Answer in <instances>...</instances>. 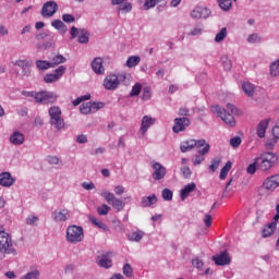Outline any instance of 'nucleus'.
<instances>
[{
    "instance_id": "680f3d73",
    "label": "nucleus",
    "mask_w": 279,
    "mask_h": 279,
    "mask_svg": "<svg viewBox=\"0 0 279 279\" xmlns=\"http://www.w3.org/2000/svg\"><path fill=\"white\" fill-rule=\"evenodd\" d=\"M190 110H189V108H186V107H181L180 109H179V116L180 117H189V114H190Z\"/></svg>"
},
{
    "instance_id": "5701e85b",
    "label": "nucleus",
    "mask_w": 279,
    "mask_h": 279,
    "mask_svg": "<svg viewBox=\"0 0 279 279\" xmlns=\"http://www.w3.org/2000/svg\"><path fill=\"white\" fill-rule=\"evenodd\" d=\"M276 228H278V223L276 222L266 225L262 231L263 239H269V236H272L274 232H276Z\"/></svg>"
},
{
    "instance_id": "f257e3e1",
    "label": "nucleus",
    "mask_w": 279,
    "mask_h": 279,
    "mask_svg": "<svg viewBox=\"0 0 279 279\" xmlns=\"http://www.w3.org/2000/svg\"><path fill=\"white\" fill-rule=\"evenodd\" d=\"M258 163V171L263 173H269L276 165H278V154L272 151L262 153L260 156L256 157Z\"/></svg>"
},
{
    "instance_id": "4468645a",
    "label": "nucleus",
    "mask_w": 279,
    "mask_h": 279,
    "mask_svg": "<svg viewBox=\"0 0 279 279\" xmlns=\"http://www.w3.org/2000/svg\"><path fill=\"white\" fill-rule=\"evenodd\" d=\"M210 151V144H205L202 148L197 149V153L194 158L192 159V162L194 165V167H197L198 165H202L204 162V160H206V154H208Z\"/></svg>"
},
{
    "instance_id": "a878e982",
    "label": "nucleus",
    "mask_w": 279,
    "mask_h": 279,
    "mask_svg": "<svg viewBox=\"0 0 279 279\" xmlns=\"http://www.w3.org/2000/svg\"><path fill=\"white\" fill-rule=\"evenodd\" d=\"M195 189H197V185L193 182L185 185L184 189L181 190L182 202H184V199H186V197H189L191 195V193H193V191H195Z\"/></svg>"
},
{
    "instance_id": "de8ad7c7",
    "label": "nucleus",
    "mask_w": 279,
    "mask_h": 279,
    "mask_svg": "<svg viewBox=\"0 0 279 279\" xmlns=\"http://www.w3.org/2000/svg\"><path fill=\"white\" fill-rule=\"evenodd\" d=\"M88 99H90V94H87V95H84V96H81L76 99H74L72 101L73 106H80V104H82V101H88Z\"/></svg>"
},
{
    "instance_id": "603ef678",
    "label": "nucleus",
    "mask_w": 279,
    "mask_h": 279,
    "mask_svg": "<svg viewBox=\"0 0 279 279\" xmlns=\"http://www.w3.org/2000/svg\"><path fill=\"white\" fill-rule=\"evenodd\" d=\"M97 213L100 216L108 215V213H110V206L104 204L102 206L97 208Z\"/></svg>"
},
{
    "instance_id": "72a5a7b5",
    "label": "nucleus",
    "mask_w": 279,
    "mask_h": 279,
    "mask_svg": "<svg viewBox=\"0 0 279 279\" xmlns=\"http://www.w3.org/2000/svg\"><path fill=\"white\" fill-rule=\"evenodd\" d=\"M141 63V57L138 56H131L126 60V66L129 69H134V66H137V64Z\"/></svg>"
},
{
    "instance_id": "7c9ffc66",
    "label": "nucleus",
    "mask_w": 279,
    "mask_h": 279,
    "mask_svg": "<svg viewBox=\"0 0 279 279\" xmlns=\"http://www.w3.org/2000/svg\"><path fill=\"white\" fill-rule=\"evenodd\" d=\"M51 25L54 27V29H58L59 32H61L62 34H66L68 32V27L65 26V24L63 23L62 20H54L51 22Z\"/></svg>"
},
{
    "instance_id": "0e129e2a",
    "label": "nucleus",
    "mask_w": 279,
    "mask_h": 279,
    "mask_svg": "<svg viewBox=\"0 0 279 279\" xmlns=\"http://www.w3.org/2000/svg\"><path fill=\"white\" fill-rule=\"evenodd\" d=\"M222 65H223L225 71H230V69H232V61H230V59L226 58Z\"/></svg>"
},
{
    "instance_id": "f704fd0d",
    "label": "nucleus",
    "mask_w": 279,
    "mask_h": 279,
    "mask_svg": "<svg viewBox=\"0 0 279 279\" xmlns=\"http://www.w3.org/2000/svg\"><path fill=\"white\" fill-rule=\"evenodd\" d=\"M230 169H232V161H227L223 168L220 171V180H226L228 178V173H230Z\"/></svg>"
},
{
    "instance_id": "a211bd4d",
    "label": "nucleus",
    "mask_w": 279,
    "mask_h": 279,
    "mask_svg": "<svg viewBox=\"0 0 279 279\" xmlns=\"http://www.w3.org/2000/svg\"><path fill=\"white\" fill-rule=\"evenodd\" d=\"M92 69L96 75H104L106 68H104V59L97 57L92 61Z\"/></svg>"
},
{
    "instance_id": "0eeeda50",
    "label": "nucleus",
    "mask_w": 279,
    "mask_h": 279,
    "mask_svg": "<svg viewBox=\"0 0 279 279\" xmlns=\"http://www.w3.org/2000/svg\"><path fill=\"white\" fill-rule=\"evenodd\" d=\"M100 195H101V197H104V199L107 203L112 205V208H114L119 213H120V210H123V208H125V203H123V201H121L120 198L114 196V194H112V192L102 191Z\"/></svg>"
},
{
    "instance_id": "2f4dec72",
    "label": "nucleus",
    "mask_w": 279,
    "mask_h": 279,
    "mask_svg": "<svg viewBox=\"0 0 279 279\" xmlns=\"http://www.w3.org/2000/svg\"><path fill=\"white\" fill-rule=\"evenodd\" d=\"M64 62H66V58H64L62 54H57L51 59L50 64L52 69H56V66L59 64H64Z\"/></svg>"
},
{
    "instance_id": "2eb2a0df",
    "label": "nucleus",
    "mask_w": 279,
    "mask_h": 279,
    "mask_svg": "<svg viewBox=\"0 0 279 279\" xmlns=\"http://www.w3.org/2000/svg\"><path fill=\"white\" fill-rule=\"evenodd\" d=\"M151 167L154 169L153 180H163L165 175H167V168L160 162H153Z\"/></svg>"
},
{
    "instance_id": "c85d7f7f",
    "label": "nucleus",
    "mask_w": 279,
    "mask_h": 279,
    "mask_svg": "<svg viewBox=\"0 0 279 279\" xmlns=\"http://www.w3.org/2000/svg\"><path fill=\"white\" fill-rule=\"evenodd\" d=\"M242 90H243V93H245V95L247 97H254V93H255L254 84H252L250 82H244L242 84Z\"/></svg>"
},
{
    "instance_id": "58836bf2",
    "label": "nucleus",
    "mask_w": 279,
    "mask_h": 279,
    "mask_svg": "<svg viewBox=\"0 0 279 279\" xmlns=\"http://www.w3.org/2000/svg\"><path fill=\"white\" fill-rule=\"evenodd\" d=\"M118 12H122V14H129L132 12V4L131 2H124L118 7Z\"/></svg>"
},
{
    "instance_id": "a19ab883",
    "label": "nucleus",
    "mask_w": 279,
    "mask_h": 279,
    "mask_svg": "<svg viewBox=\"0 0 279 279\" xmlns=\"http://www.w3.org/2000/svg\"><path fill=\"white\" fill-rule=\"evenodd\" d=\"M247 43H250V45H256V43H263V37H260V35L254 33V34H251L248 37H247Z\"/></svg>"
},
{
    "instance_id": "20e7f679",
    "label": "nucleus",
    "mask_w": 279,
    "mask_h": 279,
    "mask_svg": "<svg viewBox=\"0 0 279 279\" xmlns=\"http://www.w3.org/2000/svg\"><path fill=\"white\" fill-rule=\"evenodd\" d=\"M211 112L217 114L223 123L229 125V128H234L236 125V121L234 120V116L228 112L225 108H221L219 105L211 106Z\"/></svg>"
},
{
    "instance_id": "3c124183",
    "label": "nucleus",
    "mask_w": 279,
    "mask_h": 279,
    "mask_svg": "<svg viewBox=\"0 0 279 279\" xmlns=\"http://www.w3.org/2000/svg\"><path fill=\"white\" fill-rule=\"evenodd\" d=\"M181 173L185 179H189L191 175H193V172L189 166L181 167Z\"/></svg>"
},
{
    "instance_id": "8fccbe9b",
    "label": "nucleus",
    "mask_w": 279,
    "mask_h": 279,
    "mask_svg": "<svg viewBox=\"0 0 279 279\" xmlns=\"http://www.w3.org/2000/svg\"><path fill=\"white\" fill-rule=\"evenodd\" d=\"M90 222L94 226H97V228H99L100 230H106L108 228V226H106V223L101 222V220H99L97 218H92Z\"/></svg>"
},
{
    "instance_id": "13d9d810",
    "label": "nucleus",
    "mask_w": 279,
    "mask_h": 279,
    "mask_svg": "<svg viewBox=\"0 0 279 279\" xmlns=\"http://www.w3.org/2000/svg\"><path fill=\"white\" fill-rule=\"evenodd\" d=\"M62 21H64V23H75V16L71 14H63Z\"/></svg>"
},
{
    "instance_id": "39448f33",
    "label": "nucleus",
    "mask_w": 279,
    "mask_h": 279,
    "mask_svg": "<svg viewBox=\"0 0 279 279\" xmlns=\"http://www.w3.org/2000/svg\"><path fill=\"white\" fill-rule=\"evenodd\" d=\"M0 252L16 256V248H14L12 238L5 231H0Z\"/></svg>"
},
{
    "instance_id": "bb28decb",
    "label": "nucleus",
    "mask_w": 279,
    "mask_h": 279,
    "mask_svg": "<svg viewBox=\"0 0 279 279\" xmlns=\"http://www.w3.org/2000/svg\"><path fill=\"white\" fill-rule=\"evenodd\" d=\"M15 66H20L22 69L24 75H29V69L32 64H29V61L27 60H17L15 61Z\"/></svg>"
},
{
    "instance_id": "6e6552de",
    "label": "nucleus",
    "mask_w": 279,
    "mask_h": 279,
    "mask_svg": "<svg viewBox=\"0 0 279 279\" xmlns=\"http://www.w3.org/2000/svg\"><path fill=\"white\" fill-rule=\"evenodd\" d=\"M36 104H56L58 101V95L53 92H38L35 94Z\"/></svg>"
},
{
    "instance_id": "e2e57ef3",
    "label": "nucleus",
    "mask_w": 279,
    "mask_h": 279,
    "mask_svg": "<svg viewBox=\"0 0 279 279\" xmlns=\"http://www.w3.org/2000/svg\"><path fill=\"white\" fill-rule=\"evenodd\" d=\"M76 142L84 145V143H88V137L84 134L77 135Z\"/></svg>"
},
{
    "instance_id": "dca6fc26",
    "label": "nucleus",
    "mask_w": 279,
    "mask_h": 279,
    "mask_svg": "<svg viewBox=\"0 0 279 279\" xmlns=\"http://www.w3.org/2000/svg\"><path fill=\"white\" fill-rule=\"evenodd\" d=\"M213 260L214 263H216V265L220 267L230 265V254H228V251H223L220 254L213 256Z\"/></svg>"
},
{
    "instance_id": "412c9836",
    "label": "nucleus",
    "mask_w": 279,
    "mask_h": 279,
    "mask_svg": "<svg viewBox=\"0 0 279 279\" xmlns=\"http://www.w3.org/2000/svg\"><path fill=\"white\" fill-rule=\"evenodd\" d=\"M210 14V10L207 8L196 7L192 12V19H206Z\"/></svg>"
},
{
    "instance_id": "c03bdc74",
    "label": "nucleus",
    "mask_w": 279,
    "mask_h": 279,
    "mask_svg": "<svg viewBox=\"0 0 279 279\" xmlns=\"http://www.w3.org/2000/svg\"><path fill=\"white\" fill-rule=\"evenodd\" d=\"M80 112L82 114H90V112H93V106L90 102H87V104H83L81 107H80Z\"/></svg>"
},
{
    "instance_id": "7ed1b4c3",
    "label": "nucleus",
    "mask_w": 279,
    "mask_h": 279,
    "mask_svg": "<svg viewBox=\"0 0 279 279\" xmlns=\"http://www.w3.org/2000/svg\"><path fill=\"white\" fill-rule=\"evenodd\" d=\"M65 239L68 243H82L84 241V228L75 225L69 226L66 228Z\"/></svg>"
},
{
    "instance_id": "69168bd1",
    "label": "nucleus",
    "mask_w": 279,
    "mask_h": 279,
    "mask_svg": "<svg viewBox=\"0 0 279 279\" xmlns=\"http://www.w3.org/2000/svg\"><path fill=\"white\" fill-rule=\"evenodd\" d=\"M47 161L50 163V165H58V162H60V158L56 157V156H49L47 158Z\"/></svg>"
},
{
    "instance_id": "f03ea898",
    "label": "nucleus",
    "mask_w": 279,
    "mask_h": 279,
    "mask_svg": "<svg viewBox=\"0 0 279 279\" xmlns=\"http://www.w3.org/2000/svg\"><path fill=\"white\" fill-rule=\"evenodd\" d=\"M121 84H124V86L130 84L128 73H120L118 75L114 73L108 74L104 80L102 86L106 90H117Z\"/></svg>"
},
{
    "instance_id": "f8f14e48",
    "label": "nucleus",
    "mask_w": 279,
    "mask_h": 279,
    "mask_svg": "<svg viewBox=\"0 0 279 279\" xmlns=\"http://www.w3.org/2000/svg\"><path fill=\"white\" fill-rule=\"evenodd\" d=\"M58 12V2L48 1L41 8V16L44 19H51Z\"/></svg>"
},
{
    "instance_id": "1a4fd4ad",
    "label": "nucleus",
    "mask_w": 279,
    "mask_h": 279,
    "mask_svg": "<svg viewBox=\"0 0 279 279\" xmlns=\"http://www.w3.org/2000/svg\"><path fill=\"white\" fill-rule=\"evenodd\" d=\"M206 140H187L180 145V149L182 154H186V151H192V149H202L204 145H206Z\"/></svg>"
},
{
    "instance_id": "c9c22d12",
    "label": "nucleus",
    "mask_w": 279,
    "mask_h": 279,
    "mask_svg": "<svg viewBox=\"0 0 279 279\" xmlns=\"http://www.w3.org/2000/svg\"><path fill=\"white\" fill-rule=\"evenodd\" d=\"M35 64H36L38 71H47L49 69H52L51 62H49V61L37 60Z\"/></svg>"
},
{
    "instance_id": "f3484780",
    "label": "nucleus",
    "mask_w": 279,
    "mask_h": 279,
    "mask_svg": "<svg viewBox=\"0 0 279 279\" xmlns=\"http://www.w3.org/2000/svg\"><path fill=\"white\" fill-rule=\"evenodd\" d=\"M71 217V211L69 209L54 210L52 213V219L57 223H62Z\"/></svg>"
},
{
    "instance_id": "338daca9",
    "label": "nucleus",
    "mask_w": 279,
    "mask_h": 279,
    "mask_svg": "<svg viewBox=\"0 0 279 279\" xmlns=\"http://www.w3.org/2000/svg\"><path fill=\"white\" fill-rule=\"evenodd\" d=\"M90 104H92V111L101 110V108H104V102H90Z\"/></svg>"
},
{
    "instance_id": "bf43d9fd",
    "label": "nucleus",
    "mask_w": 279,
    "mask_h": 279,
    "mask_svg": "<svg viewBox=\"0 0 279 279\" xmlns=\"http://www.w3.org/2000/svg\"><path fill=\"white\" fill-rule=\"evenodd\" d=\"M142 99L144 101H147L148 99H151V92L149 90V88H144Z\"/></svg>"
},
{
    "instance_id": "5fc2aeb1",
    "label": "nucleus",
    "mask_w": 279,
    "mask_h": 279,
    "mask_svg": "<svg viewBox=\"0 0 279 279\" xmlns=\"http://www.w3.org/2000/svg\"><path fill=\"white\" fill-rule=\"evenodd\" d=\"M192 265H193V267H196V269H199L201 271H202V269H204V262L199 258L193 259Z\"/></svg>"
},
{
    "instance_id": "473e14b6",
    "label": "nucleus",
    "mask_w": 279,
    "mask_h": 279,
    "mask_svg": "<svg viewBox=\"0 0 279 279\" xmlns=\"http://www.w3.org/2000/svg\"><path fill=\"white\" fill-rule=\"evenodd\" d=\"M89 36L88 31L81 29L78 33V43H81V45H88Z\"/></svg>"
},
{
    "instance_id": "9b49d317",
    "label": "nucleus",
    "mask_w": 279,
    "mask_h": 279,
    "mask_svg": "<svg viewBox=\"0 0 279 279\" xmlns=\"http://www.w3.org/2000/svg\"><path fill=\"white\" fill-rule=\"evenodd\" d=\"M66 73V66L60 65L58 69L54 70V73L46 74L44 77V82L46 84H53V82H58L62 75Z\"/></svg>"
},
{
    "instance_id": "423d86ee",
    "label": "nucleus",
    "mask_w": 279,
    "mask_h": 279,
    "mask_svg": "<svg viewBox=\"0 0 279 279\" xmlns=\"http://www.w3.org/2000/svg\"><path fill=\"white\" fill-rule=\"evenodd\" d=\"M50 117V123L57 128V130H62L64 128V119H62V109L58 106H52L48 110Z\"/></svg>"
},
{
    "instance_id": "cd10ccee",
    "label": "nucleus",
    "mask_w": 279,
    "mask_h": 279,
    "mask_svg": "<svg viewBox=\"0 0 279 279\" xmlns=\"http://www.w3.org/2000/svg\"><path fill=\"white\" fill-rule=\"evenodd\" d=\"M156 202H158L156 194H153L151 196H144L142 198V206H144V208H148V206H154Z\"/></svg>"
},
{
    "instance_id": "052dcab7",
    "label": "nucleus",
    "mask_w": 279,
    "mask_h": 279,
    "mask_svg": "<svg viewBox=\"0 0 279 279\" xmlns=\"http://www.w3.org/2000/svg\"><path fill=\"white\" fill-rule=\"evenodd\" d=\"M204 223L206 228H210V226H213V216L206 214L204 218Z\"/></svg>"
},
{
    "instance_id": "9d476101",
    "label": "nucleus",
    "mask_w": 279,
    "mask_h": 279,
    "mask_svg": "<svg viewBox=\"0 0 279 279\" xmlns=\"http://www.w3.org/2000/svg\"><path fill=\"white\" fill-rule=\"evenodd\" d=\"M189 125H191V120L189 118H175L172 131L174 134H180V132H184L189 128Z\"/></svg>"
},
{
    "instance_id": "49530a36",
    "label": "nucleus",
    "mask_w": 279,
    "mask_h": 279,
    "mask_svg": "<svg viewBox=\"0 0 279 279\" xmlns=\"http://www.w3.org/2000/svg\"><path fill=\"white\" fill-rule=\"evenodd\" d=\"M123 276L126 278H132L134 276V269H132V266L130 264H125L123 266Z\"/></svg>"
},
{
    "instance_id": "e433bc0d",
    "label": "nucleus",
    "mask_w": 279,
    "mask_h": 279,
    "mask_svg": "<svg viewBox=\"0 0 279 279\" xmlns=\"http://www.w3.org/2000/svg\"><path fill=\"white\" fill-rule=\"evenodd\" d=\"M217 3L223 12H230L232 8V0H217Z\"/></svg>"
},
{
    "instance_id": "a18cd8bd",
    "label": "nucleus",
    "mask_w": 279,
    "mask_h": 279,
    "mask_svg": "<svg viewBox=\"0 0 279 279\" xmlns=\"http://www.w3.org/2000/svg\"><path fill=\"white\" fill-rule=\"evenodd\" d=\"M40 278V271L33 270L24 276H22L20 279H38Z\"/></svg>"
},
{
    "instance_id": "4c0bfd02",
    "label": "nucleus",
    "mask_w": 279,
    "mask_h": 279,
    "mask_svg": "<svg viewBox=\"0 0 279 279\" xmlns=\"http://www.w3.org/2000/svg\"><path fill=\"white\" fill-rule=\"evenodd\" d=\"M270 75L271 77H278L279 75V59L270 64Z\"/></svg>"
},
{
    "instance_id": "6ab92c4d",
    "label": "nucleus",
    "mask_w": 279,
    "mask_h": 279,
    "mask_svg": "<svg viewBox=\"0 0 279 279\" xmlns=\"http://www.w3.org/2000/svg\"><path fill=\"white\" fill-rule=\"evenodd\" d=\"M97 263L99 267H104L105 269H110V267H112V259L110 258V253H105L101 256H98Z\"/></svg>"
},
{
    "instance_id": "79ce46f5",
    "label": "nucleus",
    "mask_w": 279,
    "mask_h": 279,
    "mask_svg": "<svg viewBox=\"0 0 279 279\" xmlns=\"http://www.w3.org/2000/svg\"><path fill=\"white\" fill-rule=\"evenodd\" d=\"M226 36H228V28L222 27V28L220 29V32L216 35L215 41H216V43H221V40H225V39H226Z\"/></svg>"
},
{
    "instance_id": "ea45409f",
    "label": "nucleus",
    "mask_w": 279,
    "mask_h": 279,
    "mask_svg": "<svg viewBox=\"0 0 279 279\" xmlns=\"http://www.w3.org/2000/svg\"><path fill=\"white\" fill-rule=\"evenodd\" d=\"M258 170V159H254L253 163H250L248 167L246 168V172L250 175H254V173H256V171Z\"/></svg>"
},
{
    "instance_id": "ddd939ff",
    "label": "nucleus",
    "mask_w": 279,
    "mask_h": 279,
    "mask_svg": "<svg viewBox=\"0 0 279 279\" xmlns=\"http://www.w3.org/2000/svg\"><path fill=\"white\" fill-rule=\"evenodd\" d=\"M279 186V174H272L266 178L263 182V189L269 191V193H274Z\"/></svg>"
},
{
    "instance_id": "b1692460",
    "label": "nucleus",
    "mask_w": 279,
    "mask_h": 279,
    "mask_svg": "<svg viewBox=\"0 0 279 279\" xmlns=\"http://www.w3.org/2000/svg\"><path fill=\"white\" fill-rule=\"evenodd\" d=\"M14 184V178L10 172H2L0 174V186H12Z\"/></svg>"
},
{
    "instance_id": "09e8293b",
    "label": "nucleus",
    "mask_w": 279,
    "mask_h": 279,
    "mask_svg": "<svg viewBox=\"0 0 279 279\" xmlns=\"http://www.w3.org/2000/svg\"><path fill=\"white\" fill-rule=\"evenodd\" d=\"M162 197L166 202H171L173 199V192L169 189L162 191Z\"/></svg>"
},
{
    "instance_id": "c756f323",
    "label": "nucleus",
    "mask_w": 279,
    "mask_h": 279,
    "mask_svg": "<svg viewBox=\"0 0 279 279\" xmlns=\"http://www.w3.org/2000/svg\"><path fill=\"white\" fill-rule=\"evenodd\" d=\"M144 235H145V233L143 231H133L128 234V239H129V241L138 243V242H141V240L143 239Z\"/></svg>"
},
{
    "instance_id": "4d7b16f0",
    "label": "nucleus",
    "mask_w": 279,
    "mask_h": 279,
    "mask_svg": "<svg viewBox=\"0 0 279 279\" xmlns=\"http://www.w3.org/2000/svg\"><path fill=\"white\" fill-rule=\"evenodd\" d=\"M230 145L231 147H234V148L239 147L241 145V137L239 136L232 137L230 140Z\"/></svg>"
},
{
    "instance_id": "aec40b11",
    "label": "nucleus",
    "mask_w": 279,
    "mask_h": 279,
    "mask_svg": "<svg viewBox=\"0 0 279 279\" xmlns=\"http://www.w3.org/2000/svg\"><path fill=\"white\" fill-rule=\"evenodd\" d=\"M156 123V119L149 117V116H144L142 119V124H141V132L143 135Z\"/></svg>"
},
{
    "instance_id": "6e6d98bb",
    "label": "nucleus",
    "mask_w": 279,
    "mask_h": 279,
    "mask_svg": "<svg viewBox=\"0 0 279 279\" xmlns=\"http://www.w3.org/2000/svg\"><path fill=\"white\" fill-rule=\"evenodd\" d=\"M151 8H156V0H145L144 10H151Z\"/></svg>"
},
{
    "instance_id": "4be33fe9",
    "label": "nucleus",
    "mask_w": 279,
    "mask_h": 279,
    "mask_svg": "<svg viewBox=\"0 0 279 279\" xmlns=\"http://www.w3.org/2000/svg\"><path fill=\"white\" fill-rule=\"evenodd\" d=\"M267 128H269V119L262 120L256 129V133L258 138H265V134L267 133Z\"/></svg>"
},
{
    "instance_id": "774afa93",
    "label": "nucleus",
    "mask_w": 279,
    "mask_h": 279,
    "mask_svg": "<svg viewBox=\"0 0 279 279\" xmlns=\"http://www.w3.org/2000/svg\"><path fill=\"white\" fill-rule=\"evenodd\" d=\"M272 136L275 138H279V124H275V126L272 128Z\"/></svg>"
},
{
    "instance_id": "864d4df0",
    "label": "nucleus",
    "mask_w": 279,
    "mask_h": 279,
    "mask_svg": "<svg viewBox=\"0 0 279 279\" xmlns=\"http://www.w3.org/2000/svg\"><path fill=\"white\" fill-rule=\"evenodd\" d=\"M219 165H221V159L216 157L215 159H213L210 166H209V169L211 171H215L216 169H219Z\"/></svg>"
},
{
    "instance_id": "393cba45",
    "label": "nucleus",
    "mask_w": 279,
    "mask_h": 279,
    "mask_svg": "<svg viewBox=\"0 0 279 279\" xmlns=\"http://www.w3.org/2000/svg\"><path fill=\"white\" fill-rule=\"evenodd\" d=\"M10 143H12V145H23V143H25V135L19 131H15L10 136Z\"/></svg>"
},
{
    "instance_id": "37998d69",
    "label": "nucleus",
    "mask_w": 279,
    "mask_h": 279,
    "mask_svg": "<svg viewBox=\"0 0 279 279\" xmlns=\"http://www.w3.org/2000/svg\"><path fill=\"white\" fill-rule=\"evenodd\" d=\"M141 90H143V85L141 83H136L131 90V97H138L141 95Z\"/></svg>"
}]
</instances>
